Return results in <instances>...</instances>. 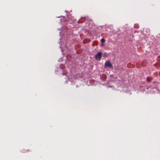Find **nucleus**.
<instances>
[{
    "instance_id": "nucleus-4",
    "label": "nucleus",
    "mask_w": 160,
    "mask_h": 160,
    "mask_svg": "<svg viewBox=\"0 0 160 160\" xmlns=\"http://www.w3.org/2000/svg\"><path fill=\"white\" fill-rule=\"evenodd\" d=\"M64 67L63 65H61L60 66V68L61 69H62L64 68Z\"/></svg>"
},
{
    "instance_id": "nucleus-6",
    "label": "nucleus",
    "mask_w": 160,
    "mask_h": 160,
    "mask_svg": "<svg viewBox=\"0 0 160 160\" xmlns=\"http://www.w3.org/2000/svg\"><path fill=\"white\" fill-rule=\"evenodd\" d=\"M62 74H66L65 73H62Z\"/></svg>"
},
{
    "instance_id": "nucleus-1",
    "label": "nucleus",
    "mask_w": 160,
    "mask_h": 160,
    "mask_svg": "<svg viewBox=\"0 0 160 160\" xmlns=\"http://www.w3.org/2000/svg\"><path fill=\"white\" fill-rule=\"evenodd\" d=\"M104 67L105 68H112V65L109 61H106L105 63Z\"/></svg>"
},
{
    "instance_id": "nucleus-2",
    "label": "nucleus",
    "mask_w": 160,
    "mask_h": 160,
    "mask_svg": "<svg viewBox=\"0 0 160 160\" xmlns=\"http://www.w3.org/2000/svg\"><path fill=\"white\" fill-rule=\"evenodd\" d=\"M102 55V53L101 52H98L95 56L96 59L98 61H100L101 59Z\"/></svg>"
},
{
    "instance_id": "nucleus-5",
    "label": "nucleus",
    "mask_w": 160,
    "mask_h": 160,
    "mask_svg": "<svg viewBox=\"0 0 160 160\" xmlns=\"http://www.w3.org/2000/svg\"><path fill=\"white\" fill-rule=\"evenodd\" d=\"M150 78L148 77H147V80L148 82H149L150 81Z\"/></svg>"
},
{
    "instance_id": "nucleus-3",
    "label": "nucleus",
    "mask_w": 160,
    "mask_h": 160,
    "mask_svg": "<svg viewBox=\"0 0 160 160\" xmlns=\"http://www.w3.org/2000/svg\"><path fill=\"white\" fill-rule=\"evenodd\" d=\"M105 40L104 39L102 38V39H101V42L102 43V46L103 45V43H104L105 42Z\"/></svg>"
}]
</instances>
